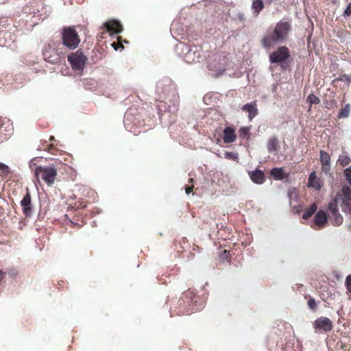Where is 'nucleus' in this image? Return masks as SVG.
Wrapping results in <instances>:
<instances>
[{
    "label": "nucleus",
    "instance_id": "nucleus-18",
    "mask_svg": "<svg viewBox=\"0 0 351 351\" xmlns=\"http://www.w3.org/2000/svg\"><path fill=\"white\" fill-rule=\"evenodd\" d=\"M242 110L248 113L250 120H252L258 114V109L255 103L246 104L242 107Z\"/></svg>",
    "mask_w": 351,
    "mask_h": 351
},
{
    "label": "nucleus",
    "instance_id": "nucleus-15",
    "mask_svg": "<svg viewBox=\"0 0 351 351\" xmlns=\"http://www.w3.org/2000/svg\"><path fill=\"white\" fill-rule=\"evenodd\" d=\"M323 185L322 180L317 176L315 171L312 172L308 178V186L314 189L315 190H319Z\"/></svg>",
    "mask_w": 351,
    "mask_h": 351
},
{
    "label": "nucleus",
    "instance_id": "nucleus-3",
    "mask_svg": "<svg viewBox=\"0 0 351 351\" xmlns=\"http://www.w3.org/2000/svg\"><path fill=\"white\" fill-rule=\"evenodd\" d=\"M333 203L337 206L340 205L345 213L351 214V189L348 186L343 187L341 192L335 196Z\"/></svg>",
    "mask_w": 351,
    "mask_h": 351
},
{
    "label": "nucleus",
    "instance_id": "nucleus-20",
    "mask_svg": "<svg viewBox=\"0 0 351 351\" xmlns=\"http://www.w3.org/2000/svg\"><path fill=\"white\" fill-rule=\"evenodd\" d=\"M11 42V35L9 33L0 32V45L10 47Z\"/></svg>",
    "mask_w": 351,
    "mask_h": 351
},
{
    "label": "nucleus",
    "instance_id": "nucleus-13",
    "mask_svg": "<svg viewBox=\"0 0 351 351\" xmlns=\"http://www.w3.org/2000/svg\"><path fill=\"white\" fill-rule=\"evenodd\" d=\"M107 30L111 34H119L123 31V27L119 21L117 20H110L106 23L105 24Z\"/></svg>",
    "mask_w": 351,
    "mask_h": 351
},
{
    "label": "nucleus",
    "instance_id": "nucleus-36",
    "mask_svg": "<svg viewBox=\"0 0 351 351\" xmlns=\"http://www.w3.org/2000/svg\"><path fill=\"white\" fill-rule=\"evenodd\" d=\"M185 190H186V193L189 194L192 191V188L190 186H186Z\"/></svg>",
    "mask_w": 351,
    "mask_h": 351
},
{
    "label": "nucleus",
    "instance_id": "nucleus-16",
    "mask_svg": "<svg viewBox=\"0 0 351 351\" xmlns=\"http://www.w3.org/2000/svg\"><path fill=\"white\" fill-rule=\"evenodd\" d=\"M249 176L252 181L257 184H261L265 181V175L259 169L250 172Z\"/></svg>",
    "mask_w": 351,
    "mask_h": 351
},
{
    "label": "nucleus",
    "instance_id": "nucleus-21",
    "mask_svg": "<svg viewBox=\"0 0 351 351\" xmlns=\"http://www.w3.org/2000/svg\"><path fill=\"white\" fill-rule=\"evenodd\" d=\"M270 173L275 179L278 180H282L285 177V173L282 168H273Z\"/></svg>",
    "mask_w": 351,
    "mask_h": 351
},
{
    "label": "nucleus",
    "instance_id": "nucleus-23",
    "mask_svg": "<svg viewBox=\"0 0 351 351\" xmlns=\"http://www.w3.org/2000/svg\"><path fill=\"white\" fill-rule=\"evenodd\" d=\"M317 206L315 203L312 204L302 215L304 219H308L317 210Z\"/></svg>",
    "mask_w": 351,
    "mask_h": 351
},
{
    "label": "nucleus",
    "instance_id": "nucleus-11",
    "mask_svg": "<svg viewBox=\"0 0 351 351\" xmlns=\"http://www.w3.org/2000/svg\"><path fill=\"white\" fill-rule=\"evenodd\" d=\"M328 221L326 213L323 210H319L314 217L311 227L314 229H319L326 226Z\"/></svg>",
    "mask_w": 351,
    "mask_h": 351
},
{
    "label": "nucleus",
    "instance_id": "nucleus-25",
    "mask_svg": "<svg viewBox=\"0 0 351 351\" xmlns=\"http://www.w3.org/2000/svg\"><path fill=\"white\" fill-rule=\"evenodd\" d=\"M319 157L322 165L330 164V157L326 152L320 151Z\"/></svg>",
    "mask_w": 351,
    "mask_h": 351
},
{
    "label": "nucleus",
    "instance_id": "nucleus-24",
    "mask_svg": "<svg viewBox=\"0 0 351 351\" xmlns=\"http://www.w3.org/2000/svg\"><path fill=\"white\" fill-rule=\"evenodd\" d=\"M338 162L342 167L347 166L351 162L350 158L346 154H341L338 158Z\"/></svg>",
    "mask_w": 351,
    "mask_h": 351
},
{
    "label": "nucleus",
    "instance_id": "nucleus-22",
    "mask_svg": "<svg viewBox=\"0 0 351 351\" xmlns=\"http://www.w3.org/2000/svg\"><path fill=\"white\" fill-rule=\"evenodd\" d=\"M264 8V4L262 0H254L252 8L254 10V15L256 16Z\"/></svg>",
    "mask_w": 351,
    "mask_h": 351
},
{
    "label": "nucleus",
    "instance_id": "nucleus-31",
    "mask_svg": "<svg viewBox=\"0 0 351 351\" xmlns=\"http://www.w3.org/2000/svg\"><path fill=\"white\" fill-rule=\"evenodd\" d=\"M351 15V3H348L347 8L343 12V16L348 17Z\"/></svg>",
    "mask_w": 351,
    "mask_h": 351
},
{
    "label": "nucleus",
    "instance_id": "nucleus-7",
    "mask_svg": "<svg viewBox=\"0 0 351 351\" xmlns=\"http://www.w3.org/2000/svg\"><path fill=\"white\" fill-rule=\"evenodd\" d=\"M86 60V57L80 50L68 56V61L71 64L73 69L79 73L82 71Z\"/></svg>",
    "mask_w": 351,
    "mask_h": 351
},
{
    "label": "nucleus",
    "instance_id": "nucleus-28",
    "mask_svg": "<svg viewBox=\"0 0 351 351\" xmlns=\"http://www.w3.org/2000/svg\"><path fill=\"white\" fill-rule=\"evenodd\" d=\"M307 101L310 104V106L312 104H317L320 102L319 99L313 94H310L308 96Z\"/></svg>",
    "mask_w": 351,
    "mask_h": 351
},
{
    "label": "nucleus",
    "instance_id": "nucleus-26",
    "mask_svg": "<svg viewBox=\"0 0 351 351\" xmlns=\"http://www.w3.org/2000/svg\"><path fill=\"white\" fill-rule=\"evenodd\" d=\"M350 114V105L346 104L343 108L341 109L339 113V118H346Z\"/></svg>",
    "mask_w": 351,
    "mask_h": 351
},
{
    "label": "nucleus",
    "instance_id": "nucleus-6",
    "mask_svg": "<svg viewBox=\"0 0 351 351\" xmlns=\"http://www.w3.org/2000/svg\"><path fill=\"white\" fill-rule=\"evenodd\" d=\"M62 40L63 44L71 49L76 48L80 42L75 29L71 27L63 29Z\"/></svg>",
    "mask_w": 351,
    "mask_h": 351
},
{
    "label": "nucleus",
    "instance_id": "nucleus-5",
    "mask_svg": "<svg viewBox=\"0 0 351 351\" xmlns=\"http://www.w3.org/2000/svg\"><path fill=\"white\" fill-rule=\"evenodd\" d=\"M183 52H185L184 60L188 63L199 62L201 58V49L197 46L190 47L180 43L178 45Z\"/></svg>",
    "mask_w": 351,
    "mask_h": 351
},
{
    "label": "nucleus",
    "instance_id": "nucleus-32",
    "mask_svg": "<svg viewBox=\"0 0 351 351\" xmlns=\"http://www.w3.org/2000/svg\"><path fill=\"white\" fill-rule=\"evenodd\" d=\"M330 170V164L322 165V171L326 173H329Z\"/></svg>",
    "mask_w": 351,
    "mask_h": 351
},
{
    "label": "nucleus",
    "instance_id": "nucleus-30",
    "mask_svg": "<svg viewBox=\"0 0 351 351\" xmlns=\"http://www.w3.org/2000/svg\"><path fill=\"white\" fill-rule=\"evenodd\" d=\"M346 286L348 291L351 293V275H348L346 279Z\"/></svg>",
    "mask_w": 351,
    "mask_h": 351
},
{
    "label": "nucleus",
    "instance_id": "nucleus-19",
    "mask_svg": "<svg viewBox=\"0 0 351 351\" xmlns=\"http://www.w3.org/2000/svg\"><path fill=\"white\" fill-rule=\"evenodd\" d=\"M279 142L276 136H271L268 139L267 148L269 152H273L278 149Z\"/></svg>",
    "mask_w": 351,
    "mask_h": 351
},
{
    "label": "nucleus",
    "instance_id": "nucleus-1",
    "mask_svg": "<svg viewBox=\"0 0 351 351\" xmlns=\"http://www.w3.org/2000/svg\"><path fill=\"white\" fill-rule=\"evenodd\" d=\"M291 25L288 22L280 21L277 23L273 33L267 35L263 40L265 47H269L278 43L284 40L290 30Z\"/></svg>",
    "mask_w": 351,
    "mask_h": 351
},
{
    "label": "nucleus",
    "instance_id": "nucleus-10",
    "mask_svg": "<svg viewBox=\"0 0 351 351\" xmlns=\"http://www.w3.org/2000/svg\"><path fill=\"white\" fill-rule=\"evenodd\" d=\"M314 326L320 331L328 332L332 328V323L330 319L322 317L315 321Z\"/></svg>",
    "mask_w": 351,
    "mask_h": 351
},
{
    "label": "nucleus",
    "instance_id": "nucleus-4",
    "mask_svg": "<svg viewBox=\"0 0 351 351\" xmlns=\"http://www.w3.org/2000/svg\"><path fill=\"white\" fill-rule=\"evenodd\" d=\"M226 60L224 57L219 55H213L209 57L208 60V68L209 71H212L215 77L222 75L226 70Z\"/></svg>",
    "mask_w": 351,
    "mask_h": 351
},
{
    "label": "nucleus",
    "instance_id": "nucleus-2",
    "mask_svg": "<svg viewBox=\"0 0 351 351\" xmlns=\"http://www.w3.org/2000/svg\"><path fill=\"white\" fill-rule=\"evenodd\" d=\"M36 181L42 179L48 186L54 184L57 176V170L53 165L36 167L34 170Z\"/></svg>",
    "mask_w": 351,
    "mask_h": 351
},
{
    "label": "nucleus",
    "instance_id": "nucleus-14",
    "mask_svg": "<svg viewBox=\"0 0 351 351\" xmlns=\"http://www.w3.org/2000/svg\"><path fill=\"white\" fill-rule=\"evenodd\" d=\"M21 205L23 207L24 214L27 217H30L32 214V208L31 206V196L29 193H27L23 197L21 201Z\"/></svg>",
    "mask_w": 351,
    "mask_h": 351
},
{
    "label": "nucleus",
    "instance_id": "nucleus-17",
    "mask_svg": "<svg viewBox=\"0 0 351 351\" xmlns=\"http://www.w3.org/2000/svg\"><path fill=\"white\" fill-rule=\"evenodd\" d=\"M236 134L234 130L231 127H226L223 130V140L226 143H230L235 141Z\"/></svg>",
    "mask_w": 351,
    "mask_h": 351
},
{
    "label": "nucleus",
    "instance_id": "nucleus-35",
    "mask_svg": "<svg viewBox=\"0 0 351 351\" xmlns=\"http://www.w3.org/2000/svg\"><path fill=\"white\" fill-rule=\"evenodd\" d=\"M308 307L311 309H313L314 308H315L316 307V302H315V300L313 299V298L308 300Z\"/></svg>",
    "mask_w": 351,
    "mask_h": 351
},
{
    "label": "nucleus",
    "instance_id": "nucleus-38",
    "mask_svg": "<svg viewBox=\"0 0 351 351\" xmlns=\"http://www.w3.org/2000/svg\"><path fill=\"white\" fill-rule=\"evenodd\" d=\"M112 46L114 48V49H115V50H117V47H116V43H112Z\"/></svg>",
    "mask_w": 351,
    "mask_h": 351
},
{
    "label": "nucleus",
    "instance_id": "nucleus-9",
    "mask_svg": "<svg viewBox=\"0 0 351 351\" xmlns=\"http://www.w3.org/2000/svg\"><path fill=\"white\" fill-rule=\"evenodd\" d=\"M289 56L288 49L285 47H281L276 51L271 53L269 60L271 62L281 63L285 61Z\"/></svg>",
    "mask_w": 351,
    "mask_h": 351
},
{
    "label": "nucleus",
    "instance_id": "nucleus-8",
    "mask_svg": "<svg viewBox=\"0 0 351 351\" xmlns=\"http://www.w3.org/2000/svg\"><path fill=\"white\" fill-rule=\"evenodd\" d=\"M328 217L333 226H340L343 221L342 215L339 213L337 204L331 202L328 204Z\"/></svg>",
    "mask_w": 351,
    "mask_h": 351
},
{
    "label": "nucleus",
    "instance_id": "nucleus-33",
    "mask_svg": "<svg viewBox=\"0 0 351 351\" xmlns=\"http://www.w3.org/2000/svg\"><path fill=\"white\" fill-rule=\"evenodd\" d=\"M225 157L226 158L237 159V154L234 152H226Z\"/></svg>",
    "mask_w": 351,
    "mask_h": 351
},
{
    "label": "nucleus",
    "instance_id": "nucleus-27",
    "mask_svg": "<svg viewBox=\"0 0 351 351\" xmlns=\"http://www.w3.org/2000/svg\"><path fill=\"white\" fill-rule=\"evenodd\" d=\"M6 123H4L0 127V133L3 134L4 132H8V133L12 132L11 125L10 123V120H6Z\"/></svg>",
    "mask_w": 351,
    "mask_h": 351
},
{
    "label": "nucleus",
    "instance_id": "nucleus-29",
    "mask_svg": "<svg viewBox=\"0 0 351 351\" xmlns=\"http://www.w3.org/2000/svg\"><path fill=\"white\" fill-rule=\"evenodd\" d=\"M0 171L3 175H8L10 172V167L2 162H0Z\"/></svg>",
    "mask_w": 351,
    "mask_h": 351
},
{
    "label": "nucleus",
    "instance_id": "nucleus-12",
    "mask_svg": "<svg viewBox=\"0 0 351 351\" xmlns=\"http://www.w3.org/2000/svg\"><path fill=\"white\" fill-rule=\"evenodd\" d=\"M288 197L289 198V203L293 211L296 213H300V209L297 206L298 199V194L296 189L291 188L288 190Z\"/></svg>",
    "mask_w": 351,
    "mask_h": 351
},
{
    "label": "nucleus",
    "instance_id": "nucleus-37",
    "mask_svg": "<svg viewBox=\"0 0 351 351\" xmlns=\"http://www.w3.org/2000/svg\"><path fill=\"white\" fill-rule=\"evenodd\" d=\"M3 278V273L1 271H0V282L1 281Z\"/></svg>",
    "mask_w": 351,
    "mask_h": 351
},
{
    "label": "nucleus",
    "instance_id": "nucleus-39",
    "mask_svg": "<svg viewBox=\"0 0 351 351\" xmlns=\"http://www.w3.org/2000/svg\"><path fill=\"white\" fill-rule=\"evenodd\" d=\"M3 2H4V1L0 0V3H3Z\"/></svg>",
    "mask_w": 351,
    "mask_h": 351
},
{
    "label": "nucleus",
    "instance_id": "nucleus-34",
    "mask_svg": "<svg viewBox=\"0 0 351 351\" xmlns=\"http://www.w3.org/2000/svg\"><path fill=\"white\" fill-rule=\"evenodd\" d=\"M248 132L249 130L247 128H241L239 130L240 136L242 137H245V136H247L248 134Z\"/></svg>",
    "mask_w": 351,
    "mask_h": 351
}]
</instances>
